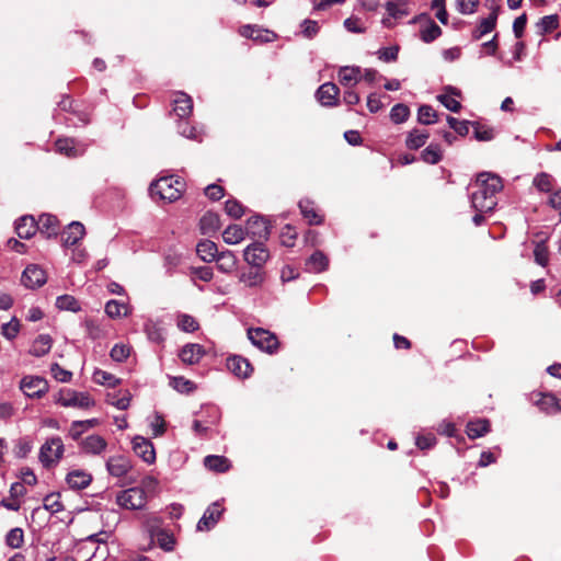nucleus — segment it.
<instances>
[{
    "label": "nucleus",
    "instance_id": "nucleus-40",
    "mask_svg": "<svg viewBox=\"0 0 561 561\" xmlns=\"http://www.w3.org/2000/svg\"><path fill=\"white\" fill-rule=\"evenodd\" d=\"M447 90L450 92L445 94H439L437 96V100L449 111L457 113L461 108V104L459 101L456 100L455 96L459 95V92L455 88H447Z\"/></svg>",
    "mask_w": 561,
    "mask_h": 561
},
{
    "label": "nucleus",
    "instance_id": "nucleus-34",
    "mask_svg": "<svg viewBox=\"0 0 561 561\" xmlns=\"http://www.w3.org/2000/svg\"><path fill=\"white\" fill-rule=\"evenodd\" d=\"M442 35V28L431 19L420 30V38L424 43H432Z\"/></svg>",
    "mask_w": 561,
    "mask_h": 561
},
{
    "label": "nucleus",
    "instance_id": "nucleus-7",
    "mask_svg": "<svg viewBox=\"0 0 561 561\" xmlns=\"http://www.w3.org/2000/svg\"><path fill=\"white\" fill-rule=\"evenodd\" d=\"M64 454V443L60 437L48 439L39 449V460L48 468L56 463Z\"/></svg>",
    "mask_w": 561,
    "mask_h": 561
},
{
    "label": "nucleus",
    "instance_id": "nucleus-62",
    "mask_svg": "<svg viewBox=\"0 0 561 561\" xmlns=\"http://www.w3.org/2000/svg\"><path fill=\"white\" fill-rule=\"evenodd\" d=\"M296 238H297L296 230L291 226L286 225L280 232L282 244L285 247H288V248L293 247L295 244Z\"/></svg>",
    "mask_w": 561,
    "mask_h": 561
},
{
    "label": "nucleus",
    "instance_id": "nucleus-49",
    "mask_svg": "<svg viewBox=\"0 0 561 561\" xmlns=\"http://www.w3.org/2000/svg\"><path fill=\"white\" fill-rule=\"evenodd\" d=\"M559 26V16L557 14L546 15L539 20L537 27L540 34L554 31Z\"/></svg>",
    "mask_w": 561,
    "mask_h": 561
},
{
    "label": "nucleus",
    "instance_id": "nucleus-12",
    "mask_svg": "<svg viewBox=\"0 0 561 561\" xmlns=\"http://www.w3.org/2000/svg\"><path fill=\"white\" fill-rule=\"evenodd\" d=\"M47 280L46 272L38 265L31 264L22 273V284L31 289L42 287Z\"/></svg>",
    "mask_w": 561,
    "mask_h": 561
},
{
    "label": "nucleus",
    "instance_id": "nucleus-33",
    "mask_svg": "<svg viewBox=\"0 0 561 561\" xmlns=\"http://www.w3.org/2000/svg\"><path fill=\"white\" fill-rule=\"evenodd\" d=\"M199 228L203 234H210L220 228L219 216L215 213H206L199 220Z\"/></svg>",
    "mask_w": 561,
    "mask_h": 561
},
{
    "label": "nucleus",
    "instance_id": "nucleus-43",
    "mask_svg": "<svg viewBox=\"0 0 561 561\" xmlns=\"http://www.w3.org/2000/svg\"><path fill=\"white\" fill-rule=\"evenodd\" d=\"M427 139L428 133L420 129H413L409 133L405 139V145L409 149L416 150L424 146Z\"/></svg>",
    "mask_w": 561,
    "mask_h": 561
},
{
    "label": "nucleus",
    "instance_id": "nucleus-14",
    "mask_svg": "<svg viewBox=\"0 0 561 561\" xmlns=\"http://www.w3.org/2000/svg\"><path fill=\"white\" fill-rule=\"evenodd\" d=\"M134 453L147 463H152L156 460V451L153 444L142 437L135 436L131 440Z\"/></svg>",
    "mask_w": 561,
    "mask_h": 561
},
{
    "label": "nucleus",
    "instance_id": "nucleus-37",
    "mask_svg": "<svg viewBox=\"0 0 561 561\" xmlns=\"http://www.w3.org/2000/svg\"><path fill=\"white\" fill-rule=\"evenodd\" d=\"M409 0H390L386 3L389 16L401 19L409 14Z\"/></svg>",
    "mask_w": 561,
    "mask_h": 561
},
{
    "label": "nucleus",
    "instance_id": "nucleus-59",
    "mask_svg": "<svg viewBox=\"0 0 561 561\" xmlns=\"http://www.w3.org/2000/svg\"><path fill=\"white\" fill-rule=\"evenodd\" d=\"M225 210L227 215L234 219H239L244 214L243 206L237 199H227Z\"/></svg>",
    "mask_w": 561,
    "mask_h": 561
},
{
    "label": "nucleus",
    "instance_id": "nucleus-5",
    "mask_svg": "<svg viewBox=\"0 0 561 561\" xmlns=\"http://www.w3.org/2000/svg\"><path fill=\"white\" fill-rule=\"evenodd\" d=\"M56 403L65 408L89 409L95 404L88 392H79L73 389H62L56 397Z\"/></svg>",
    "mask_w": 561,
    "mask_h": 561
},
{
    "label": "nucleus",
    "instance_id": "nucleus-23",
    "mask_svg": "<svg viewBox=\"0 0 561 561\" xmlns=\"http://www.w3.org/2000/svg\"><path fill=\"white\" fill-rule=\"evenodd\" d=\"M265 279L266 274L262 268L243 271L239 274V282L249 288L262 286Z\"/></svg>",
    "mask_w": 561,
    "mask_h": 561
},
{
    "label": "nucleus",
    "instance_id": "nucleus-16",
    "mask_svg": "<svg viewBox=\"0 0 561 561\" xmlns=\"http://www.w3.org/2000/svg\"><path fill=\"white\" fill-rule=\"evenodd\" d=\"M245 231L247 234L253 238L265 240L271 233L267 220L261 216H253L249 218L247 221Z\"/></svg>",
    "mask_w": 561,
    "mask_h": 561
},
{
    "label": "nucleus",
    "instance_id": "nucleus-20",
    "mask_svg": "<svg viewBox=\"0 0 561 561\" xmlns=\"http://www.w3.org/2000/svg\"><path fill=\"white\" fill-rule=\"evenodd\" d=\"M205 354L206 351L201 344L188 343L181 348L179 357L186 365H196Z\"/></svg>",
    "mask_w": 561,
    "mask_h": 561
},
{
    "label": "nucleus",
    "instance_id": "nucleus-48",
    "mask_svg": "<svg viewBox=\"0 0 561 561\" xmlns=\"http://www.w3.org/2000/svg\"><path fill=\"white\" fill-rule=\"evenodd\" d=\"M421 158L426 163L436 164L442 160V150L438 145L432 144L422 151Z\"/></svg>",
    "mask_w": 561,
    "mask_h": 561
},
{
    "label": "nucleus",
    "instance_id": "nucleus-11",
    "mask_svg": "<svg viewBox=\"0 0 561 561\" xmlns=\"http://www.w3.org/2000/svg\"><path fill=\"white\" fill-rule=\"evenodd\" d=\"M239 34L242 37L251 38L257 43H271L276 39L277 35L266 28L255 24H245L239 28Z\"/></svg>",
    "mask_w": 561,
    "mask_h": 561
},
{
    "label": "nucleus",
    "instance_id": "nucleus-41",
    "mask_svg": "<svg viewBox=\"0 0 561 561\" xmlns=\"http://www.w3.org/2000/svg\"><path fill=\"white\" fill-rule=\"evenodd\" d=\"M105 313L113 319L126 317L129 313V307L125 302L112 299L105 305Z\"/></svg>",
    "mask_w": 561,
    "mask_h": 561
},
{
    "label": "nucleus",
    "instance_id": "nucleus-1",
    "mask_svg": "<svg viewBox=\"0 0 561 561\" xmlns=\"http://www.w3.org/2000/svg\"><path fill=\"white\" fill-rule=\"evenodd\" d=\"M469 190L474 211H493L497 205V194L503 190V181L497 174L481 172L470 183Z\"/></svg>",
    "mask_w": 561,
    "mask_h": 561
},
{
    "label": "nucleus",
    "instance_id": "nucleus-25",
    "mask_svg": "<svg viewBox=\"0 0 561 561\" xmlns=\"http://www.w3.org/2000/svg\"><path fill=\"white\" fill-rule=\"evenodd\" d=\"M499 8H494L490 15L485 19H482L477 26V28L472 32V38L474 41L481 39L484 35L492 32L496 26Z\"/></svg>",
    "mask_w": 561,
    "mask_h": 561
},
{
    "label": "nucleus",
    "instance_id": "nucleus-2",
    "mask_svg": "<svg viewBox=\"0 0 561 561\" xmlns=\"http://www.w3.org/2000/svg\"><path fill=\"white\" fill-rule=\"evenodd\" d=\"M158 481L153 477H146L141 481L142 486H134L123 490L116 495V504L124 510H141L147 503L146 489H154Z\"/></svg>",
    "mask_w": 561,
    "mask_h": 561
},
{
    "label": "nucleus",
    "instance_id": "nucleus-42",
    "mask_svg": "<svg viewBox=\"0 0 561 561\" xmlns=\"http://www.w3.org/2000/svg\"><path fill=\"white\" fill-rule=\"evenodd\" d=\"M537 405L541 411L548 414H554L561 411L558 399L550 393L542 394L541 398L537 401Z\"/></svg>",
    "mask_w": 561,
    "mask_h": 561
},
{
    "label": "nucleus",
    "instance_id": "nucleus-32",
    "mask_svg": "<svg viewBox=\"0 0 561 561\" xmlns=\"http://www.w3.org/2000/svg\"><path fill=\"white\" fill-rule=\"evenodd\" d=\"M307 270L313 273H320L328 268L329 260L321 251H316L306 262Z\"/></svg>",
    "mask_w": 561,
    "mask_h": 561
},
{
    "label": "nucleus",
    "instance_id": "nucleus-35",
    "mask_svg": "<svg viewBox=\"0 0 561 561\" xmlns=\"http://www.w3.org/2000/svg\"><path fill=\"white\" fill-rule=\"evenodd\" d=\"M490 431V422L485 419L470 421L467 424V435L474 439L482 437Z\"/></svg>",
    "mask_w": 561,
    "mask_h": 561
},
{
    "label": "nucleus",
    "instance_id": "nucleus-46",
    "mask_svg": "<svg viewBox=\"0 0 561 561\" xmlns=\"http://www.w3.org/2000/svg\"><path fill=\"white\" fill-rule=\"evenodd\" d=\"M56 151L67 157H77L78 149L75 146V140L71 138H60L55 142Z\"/></svg>",
    "mask_w": 561,
    "mask_h": 561
},
{
    "label": "nucleus",
    "instance_id": "nucleus-36",
    "mask_svg": "<svg viewBox=\"0 0 561 561\" xmlns=\"http://www.w3.org/2000/svg\"><path fill=\"white\" fill-rule=\"evenodd\" d=\"M204 465L207 469L215 472H226L230 468L229 460L224 456L209 455L204 459Z\"/></svg>",
    "mask_w": 561,
    "mask_h": 561
},
{
    "label": "nucleus",
    "instance_id": "nucleus-47",
    "mask_svg": "<svg viewBox=\"0 0 561 561\" xmlns=\"http://www.w3.org/2000/svg\"><path fill=\"white\" fill-rule=\"evenodd\" d=\"M5 543L12 549H19L24 543V531L20 527L12 528L5 536Z\"/></svg>",
    "mask_w": 561,
    "mask_h": 561
},
{
    "label": "nucleus",
    "instance_id": "nucleus-6",
    "mask_svg": "<svg viewBox=\"0 0 561 561\" xmlns=\"http://www.w3.org/2000/svg\"><path fill=\"white\" fill-rule=\"evenodd\" d=\"M248 337L259 350L273 354L278 348L276 335L263 328H251L248 330Z\"/></svg>",
    "mask_w": 561,
    "mask_h": 561
},
{
    "label": "nucleus",
    "instance_id": "nucleus-28",
    "mask_svg": "<svg viewBox=\"0 0 561 561\" xmlns=\"http://www.w3.org/2000/svg\"><path fill=\"white\" fill-rule=\"evenodd\" d=\"M51 346V336L49 334H41L33 341L30 348V354L35 357H42L49 353Z\"/></svg>",
    "mask_w": 561,
    "mask_h": 561
},
{
    "label": "nucleus",
    "instance_id": "nucleus-17",
    "mask_svg": "<svg viewBox=\"0 0 561 561\" xmlns=\"http://www.w3.org/2000/svg\"><path fill=\"white\" fill-rule=\"evenodd\" d=\"M339 93L340 89L335 83L325 82L318 88L316 98L323 106H335Z\"/></svg>",
    "mask_w": 561,
    "mask_h": 561
},
{
    "label": "nucleus",
    "instance_id": "nucleus-60",
    "mask_svg": "<svg viewBox=\"0 0 561 561\" xmlns=\"http://www.w3.org/2000/svg\"><path fill=\"white\" fill-rule=\"evenodd\" d=\"M534 185L541 192H550L552 188V178L547 173H539L534 179Z\"/></svg>",
    "mask_w": 561,
    "mask_h": 561
},
{
    "label": "nucleus",
    "instance_id": "nucleus-64",
    "mask_svg": "<svg viewBox=\"0 0 561 561\" xmlns=\"http://www.w3.org/2000/svg\"><path fill=\"white\" fill-rule=\"evenodd\" d=\"M301 33L306 38L314 37L319 32V24L313 20H304L301 22Z\"/></svg>",
    "mask_w": 561,
    "mask_h": 561
},
{
    "label": "nucleus",
    "instance_id": "nucleus-21",
    "mask_svg": "<svg viewBox=\"0 0 561 561\" xmlns=\"http://www.w3.org/2000/svg\"><path fill=\"white\" fill-rule=\"evenodd\" d=\"M85 234L84 226L79 221L70 222L61 233L62 245L68 248L77 244Z\"/></svg>",
    "mask_w": 561,
    "mask_h": 561
},
{
    "label": "nucleus",
    "instance_id": "nucleus-3",
    "mask_svg": "<svg viewBox=\"0 0 561 561\" xmlns=\"http://www.w3.org/2000/svg\"><path fill=\"white\" fill-rule=\"evenodd\" d=\"M184 183L173 176H164L150 185V195L168 202H174L182 195Z\"/></svg>",
    "mask_w": 561,
    "mask_h": 561
},
{
    "label": "nucleus",
    "instance_id": "nucleus-26",
    "mask_svg": "<svg viewBox=\"0 0 561 561\" xmlns=\"http://www.w3.org/2000/svg\"><path fill=\"white\" fill-rule=\"evenodd\" d=\"M149 534L152 539H157L159 547L164 551L170 552L174 549L175 539L169 531L160 529L159 527L150 526Z\"/></svg>",
    "mask_w": 561,
    "mask_h": 561
},
{
    "label": "nucleus",
    "instance_id": "nucleus-52",
    "mask_svg": "<svg viewBox=\"0 0 561 561\" xmlns=\"http://www.w3.org/2000/svg\"><path fill=\"white\" fill-rule=\"evenodd\" d=\"M56 307L60 310H68L77 312L80 310L79 302L73 296L61 295L56 299Z\"/></svg>",
    "mask_w": 561,
    "mask_h": 561
},
{
    "label": "nucleus",
    "instance_id": "nucleus-24",
    "mask_svg": "<svg viewBox=\"0 0 561 561\" xmlns=\"http://www.w3.org/2000/svg\"><path fill=\"white\" fill-rule=\"evenodd\" d=\"M173 103V111L178 117L186 118L191 115L193 111V101L190 95L184 92H178L175 93Z\"/></svg>",
    "mask_w": 561,
    "mask_h": 561
},
{
    "label": "nucleus",
    "instance_id": "nucleus-45",
    "mask_svg": "<svg viewBox=\"0 0 561 561\" xmlns=\"http://www.w3.org/2000/svg\"><path fill=\"white\" fill-rule=\"evenodd\" d=\"M144 331L149 341L154 343H161L164 341V334L162 328L154 321L148 320L144 325Z\"/></svg>",
    "mask_w": 561,
    "mask_h": 561
},
{
    "label": "nucleus",
    "instance_id": "nucleus-15",
    "mask_svg": "<svg viewBox=\"0 0 561 561\" xmlns=\"http://www.w3.org/2000/svg\"><path fill=\"white\" fill-rule=\"evenodd\" d=\"M222 512L224 508L218 502H215L211 505H209L197 523V530H210L218 523Z\"/></svg>",
    "mask_w": 561,
    "mask_h": 561
},
{
    "label": "nucleus",
    "instance_id": "nucleus-56",
    "mask_svg": "<svg viewBox=\"0 0 561 561\" xmlns=\"http://www.w3.org/2000/svg\"><path fill=\"white\" fill-rule=\"evenodd\" d=\"M170 385L179 392L182 393H188L192 392L196 387L193 381L179 376V377H172Z\"/></svg>",
    "mask_w": 561,
    "mask_h": 561
},
{
    "label": "nucleus",
    "instance_id": "nucleus-39",
    "mask_svg": "<svg viewBox=\"0 0 561 561\" xmlns=\"http://www.w3.org/2000/svg\"><path fill=\"white\" fill-rule=\"evenodd\" d=\"M299 208L304 218L308 220L309 225H320L322 222V217L316 211L311 201H300Z\"/></svg>",
    "mask_w": 561,
    "mask_h": 561
},
{
    "label": "nucleus",
    "instance_id": "nucleus-50",
    "mask_svg": "<svg viewBox=\"0 0 561 561\" xmlns=\"http://www.w3.org/2000/svg\"><path fill=\"white\" fill-rule=\"evenodd\" d=\"M43 507L53 514L64 511V505L60 502L59 493H50L44 497Z\"/></svg>",
    "mask_w": 561,
    "mask_h": 561
},
{
    "label": "nucleus",
    "instance_id": "nucleus-57",
    "mask_svg": "<svg viewBox=\"0 0 561 561\" xmlns=\"http://www.w3.org/2000/svg\"><path fill=\"white\" fill-rule=\"evenodd\" d=\"M535 262L541 266H546L549 261V250L547 244L541 241L537 242L534 249Z\"/></svg>",
    "mask_w": 561,
    "mask_h": 561
},
{
    "label": "nucleus",
    "instance_id": "nucleus-18",
    "mask_svg": "<svg viewBox=\"0 0 561 561\" xmlns=\"http://www.w3.org/2000/svg\"><path fill=\"white\" fill-rule=\"evenodd\" d=\"M227 368L239 378H248L253 371L250 362L240 355L229 356L227 358Z\"/></svg>",
    "mask_w": 561,
    "mask_h": 561
},
{
    "label": "nucleus",
    "instance_id": "nucleus-31",
    "mask_svg": "<svg viewBox=\"0 0 561 561\" xmlns=\"http://www.w3.org/2000/svg\"><path fill=\"white\" fill-rule=\"evenodd\" d=\"M196 252L204 262L215 261L218 249L215 242L210 240H203L196 245Z\"/></svg>",
    "mask_w": 561,
    "mask_h": 561
},
{
    "label": "nucleus",
    "instance_id": "nucleus-22",
    "mask_svg": "<svg viewBox=\"0 0 561 561\" xmlns=\"http://www.w3.org/2000/svg\"><path fill=\"white\" fill-rule=\"evenodd\" d=\"M337 78L344 88H354L362 80V68L358 66L341 67Z\"/></svg>",
    "mask_w": 561,
    "mask_h": 561
},
{
    "label": "nucleus",
    "instance_id": "nucleus-29",
    "mask_svg": "<svg viewBox=\"0 0 561 561\" xmlns=\"http://www.w3.org/2000/svg\"><path fill=\"white\" fill-rule=\"evenodd\" d=\"M16 234L21 239H30L36 232V222L32 216H23L15 222Z\"/></svg>",
    "mask_w": 561,
    "mask_h": 561
},
{
    "label": "nucleus",
    "instance_id": "nucleus-13",
    "mask_svg": "<svg viewBox=\"0 0 561 561\" xmlns=\"http://www.w3.org/2000/svg\"><path fill=\"white\" fill-rule=\"evenodd\" d=\"M79 446L84 455L100 456L106 450L107 442L102 436L92 434L81 439Z\"/></svg>",
    "mask_w": 561,
    "mask_h": 561
},
{
    "label": "nucleus",
    "instance_id": "nucleus-8",
    "mask_svg": "<svg viewBox=\"0 0 561 561\" xmlns=\"http://www.w3.org/2000/svg\"><path fill=\"white\" fill-rule=\"evenodd\" d=\"M243 259L252 267L263 270L270 260V251L262 242H254L243 250Z\"/></svg>",
    "mask_w": 561,
    "mask_h": 561
},
{
    "label": "nucleus",
    "instance_id": "nucleus-10",
    "mask_svg": "<svg viewBox=\"0 0 561 561\" xmlns=\"http://www.w3.org/2000/svg\"><path fill=\"white\" fill-rule=\"evenodd\" d=\"M105 467L111 477L124 478L133 469V463L130 459L124 455H114L107 458Z\"/></svg>",
    "mask_w": 561,
    "mask_h": 561
},
{
    "label": "nucleus",
    "instance_id": "nucleus-38",
    "mask_svg": "<svg viewBox=\"0 0 561 561\" xmlns=\"http://www.w3.org/2000/svg\"><path fill=\"white\" fill-rule=\"evenodd\" d=\"M247 231L238 226L230 225L222 232V239L227 244H238L244 240Z\"/></svg>",
    "mask_w": 561,
    "mask_h": 561
},
{
    "label": "nucleus",
    "instance_id": "nucleus-27",
    "mask_svg": "<svg viewBox=\"0 0 561 561\" xmlns=\"http://www.w3.org/2000/svg\"><path fill=\"white\" fill-rule=\"evenodd\" d=\"M37 229L47 238L57 236L59 229L58 220L53 215L44 214L39 217L38 222L36 224V230Z\"/></svg>",
    "mask_w": 561,
    "mask_h": 561
},
{
    "label": "nucleus",
    "instance_id": "nucleus-53",
    "mask_svg": "<svg viewBox=\"0 0 561 561\" xmlns=\"http://www.w3.org/2000/svg\"><path fill=\"white\" fill-rule=\"evenodd\" d=\"M410 116V110L405 104H396L390 111V119L394 124L404 123Z\"/></svg>",
    "mask_w": 561,
    "mask_h": 561
},
{
    "label": "nucleus",
    "instance_id": "nucleus-9",
    "mask_svg": "<svg viewBox=\"0 0 561 561\" xmlns=\"http://www.w3.org/2000/svg\"><path fill=\"white\" fill-rule=\"evenodd\" d=\"M20 389L28 398H41L48 391V383L42 377L25 376L20 382Z\"/></svg>",
    "mask_w": 561,
    "mask_h": 561
},
{
    "label": "nucleus",
    "instance_id": "nucleus-55",
    "mask_svg": "<svg viewBox=\"0 0 561 561\" xmlns=\"http://www.w3.org/2000/svg\"><path fill=\"white\" fill-rule=\"evenodd\" d=\"M93 380L96 383L105 385V386L113 387V388L119 383L118 378H116L114 375H112L107 371L101 370V369H98L94 371Z\"/></svg>",
    "mask_w": 561,
    "mask_h": 561
},
{
    "label": "nucleus",
    "instance_id": "nucleus-51",
    "mask_svg": "<svg viewBox=\"0 0 561 561\" xmlns=\"http://www.w3.org/2000/svg\"><path fill=\"white\" fill-rule=\"evenodd\" d=\"M21 324L19 319L13 317L9 322L1 325V334L7 340L12 341L18 336Z\"/></svg>",
    "mask_w": 561,
    "mask_h": 561
},
{
    "label": "nucleus",
    "instance_id": "nucleus-58",
    "mask_svg": "<svg viewBox=\"0 0 561 561\" xmlns=\"http://www.w3.org/2000/svg\"><path fill=\"white\" fill-rule=\"evenodd\" d=\"M129 355L130 347L126 344H115L110 352L111 358L118 363H122L125 359H127Z\"/></svg>",
    "mask_w": 561,
    "mask_h": 561
},
{
    "label": "nucleus",
    "instance_id": "nucleus-30",
    "mask_svg": "<svg viewBox=\"0 0 561 561\" xmlns=\"http://www.w3.org/2000/svg\"><path fill=\"white\" fill-rule=\"evenodd\" d=\"M215 261L217 263V268L225 274L231 273L237 266V257L230 250L218 253Z\"/></svg>",
    "mask_w": 561,
    "mask_h": 561
},
{
    "label": "nucleus",
    "instance_id": "nucleus-19",
    "mask_svg": "<svg viewBox=\"0 0 561 561\" xmlns=\"http://www.w3.org/2000/svg\"><path fill=\"white\" fill-rule=\"evenodd\" d=\"M92 474L83 469L70 470L66 476V483L72 490H83L92 482Z\"/></svg>",
    "mask_w": 561,
    "mask_h": 561
},
{
    "label": "nucleus",
    "instance_id": "nucleus-4",
    "mask_svg": "<svg viewBox=\"0 0 561 561\" xmlns=\"http://www.w3.org/2000/svg\"><path fill=\"white\" fill-rule=\"evenodd\" d=\"M201 416L202 419L193 421L192 428L197 436L205 437L219 424L221 411L215 405H208L201 412Z\"/></svg>",
    "mask_w": 561,
    "mask_h": 561
},
{
    "label": "nucleus",
    "instance_id": "nucleus-44",
    "mask_svg": "<svg viewBox=\"0 0 561 561\" xmlns=\"http://www.w3.org/2000/svg\"><path fill=\"white\" fill-rule=\"evenodd\" d=\"M176 325L181 331L187 333H193L199 328L197 320L187 313H179L176 316Z\"/></svg>",
    "mask_w": 561,
    "mask_h": 561
},
{
    "label": "nucleus",
    "instance_id": "nucleus-54",
    "mask_svg": "<svg viewBox=\"0 0 561 561\" xmlns=\"http://www.w3.org/2000/svg\"><path fill=\"white\" fill-rule=\"evenodd\" d=\"M436 112L430 105H421L417 111V121L424 125H431L436 122Z\"/></svg>",
    "mask_w": 561,
    "mask_h": 561
},
{
    "label": "nucleus",
    "instance_id": "nucleus-61",
    "mask_svg": "<svg viewBox=\"0 0 561 561\" xmlns=\"http://www.w3.org/2000/svg\"><path fill=\"white\" fill-rule=\"evenodd\" d=\"M447 123L460 136H466L469 133V122L467 121H458L453 116H447Z\"/></svg>",
    "mask_w": 561,
    "mask_h": 561
},
{
    "label": "nucleus",
    "instance_id": "nucleus-63",
    "mask_svg": "<svg viewBox=\"0 0 561 561\" xmlns=\"http://www.w3.org/2000/svg\"><path fill=\"white\" fill-rule=\"evenodd\" d=\"M415 444L422 450L431 449L436 445V437L432 433L419 435L415 438Z\"/></svg>",
    "mask_w": 561,
    "mask_h": 561
}]
</instances>
